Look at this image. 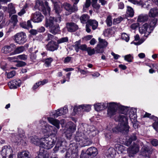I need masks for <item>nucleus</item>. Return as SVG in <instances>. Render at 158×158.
<instances>
[{
    "mask_svg": "<svg viewBox=\"0 0 158 158\" xmlns=\"http://www.w3.org/2000/svg\"><path fill=\"white\" fill-rule=\"evenodd\" d=\"M5 10H7V11L10 14H15L16 12L15 7L12 3L8 4V9L6 7H5Z\"/></svg>",
    "mask_w": 158,
    "mask_h": 158,
    "instance_id": "nucleus-32",
    "label": "nucleus"
},
{
    "mask_svg": "<svg viewBox=\"0 0 158 158\" xmlns=\"http://www.w3.org/2000/svg\"><path fill=\"white\" fill-rule=\"evenodd\" d=\"M75 128L73 127L70 126L66 132V135L67 138L70 139L72 135V133L75 130Z\"/></svg>",
    "mask_w": 158,
    "mask_h": 158,
    "instance_id": "nucleus-27",
    "label": "nucleus"
},
{
    "mask_svg": "<svg viewBox=\"0 0 158 158\" xmlns=\"http://www.w3.org/2000/svg\"><path fill=\"white\" fill-rule=\"evenodd\" d=\"M99 44H98L101 48H104L106 47L108 43L105 40L101 39L100 38H98Z\"/></svg>",
    "mask_w": 158,
    "mask_h": 158,
    "instance_id": "nucleus-36",
    "label": "nucleus"
},
{
    "mask_svg": "<svg viewBox=\"0 0 158 158\" xmlns=\"http://www.w3.org/2000/svg\"><path fill=\"white\" fill-rule=\"evenodd\" d=\"M44 17L40 12H36L31 15V19L35 23L41 22Z\"/></svg>",
    "mask_w": 158,
    "mask_h": 158,
    "instance_id": "nucleus-13",
    "label": "nucleus"
},
{
    "mask_svg": "<svg viewBox=\"0 0 158 158\" xmlns=\"http://www.w3.org/2000/svg\"><path fill=\"white\" fill-rule=\"evenodd\" d=\"M133 58L131 54L126 55L124 56V60L128 62H131Z\"/></svg>",
    "mask_w": 158,
    "mask_h": 158,
    "instance_id": "nucleus-52",
    "label": "nucleus"
},
{
    "mask_svg": "<svg viewBox=\"0 0 158 158\" xmlns=\"http://www.w3.org/2000/svg\"><path fill=\"white\" fill-rule=\"evenodd\" d=\"M86 152L88 155L92 156H96L98 154V151L94 147H91L88 148Z\"/></svg>",
    "mask_w": 158,
    "mask_h": 158,
    "instance_id": "nucleus-22",
    "label": "nucleus"
},
{
    "mask_svg": "<svg viewBox=\"0 0 158 158\" xmlns=\"http://www.w3.org/2000/svg\"><path fill=\"white\" fill-rule=\"evenodd\" d=\"M17 63L16 64V66L18 67H22L26 65L25 62L22 61H17Z\"/></svg>",
    "mask_w": 158,
    "mask_h": 158,
    "instance_id": "nucleus-56",
    "label": "nucleus"
},
{
    "mask_svg": "<svg viewBox=\"0 0 158 158\" xmlns=\"http://www.w3.org/2000/svg\"><path fill=\"white\" fill-rule=\"evenodd\" d=\"M89 56H91L94 54L95 53V51L94 48L91 49L90 47H88L86 50Z\"/></svg>",
    "mask_w": 158,
    "mask_h": 158,
    "instance_id": "nucleus-48",
    "label": "nucleus"
},
{
    "mask_svg": "<svg viewBox=\"0 0 158 158\" xmlns=\"http://www.w3.org/2000/svg\"><path fill=\"white\" fill-rule=\"evenodd\" d=\"M46 7H44L43 2L40 0H37L35 2V8L43 12L45 15H50V8L48 6V3L45 1V2Z\"/></svg>",
    "mask_w": 158,
    "mask_h": 158,
    "instance_id": "nucleus-5",
    "label": "nucleus"
},
{
    "mask_svg": "<svg viewBox=\"0 0 158 158\" xmlns=\"http://www.w3.org/2000/svg\"><path fill=\"white\" fill-rule=\"evenodd\" d=\"M17 59L26 60L27 58V56L25 54L19 55L17 56Z\"/></svg>",
    "mask_w": 158,
    "mask_h": 158,
    "instance_id": "nucleus-50",
    "label": "nucleus"
},
{
    "mask_svg": "<svg viewBox=\"0 0 158 158\" xmlns=\"http://www.w3.org/2000/svg\"><path fill=\"white\" fill-rule=\"evenodd\" d=\"M17 158H32L29 152L27 151L19 152L18 153Z\"/></svg>",
    "mask_w": 158,
    "mask_h": 158,
    "instance_id": "nucleus-23",
    "label": "nucleus"
},
{
    "mask_svg": "<svg viewBox=\"0 0 158 158\" xmlns=\"http://www.w3.org/2000/svg\"><path fill=\"white\" fill-rule=\"evenodd\" d=\"M66 25L68 31L71 32L76 31L78 29L77 25L73 23H67Z\"/></svg>",
    "mask_w": 158,
    "mask_h": 158,
    "instance_id": "nucleus-21",
    "label": "nucleus"
},
{
    "mask_svg": "<svg viewBox=\"0 0 158 158\" xmlns=\"http://www.w3.org/2000/svg\"><path fill=\"white\" fill-rule=\"evenodd\" d=\"M106 22L107 26L108 27H110L112 25V21L111 16L110 15L108 16L106 20Z\"/></svg>",
    "mask_w": 158,
    "mask_h": 158,
    "instance_id": "nucleus-47",
    "label": "nucleus"
},
{
    "mask_svg": "<svg viewBox=\"0 0 158 158\" xmlns=\"http://www.w3.org/2000/svg\"><path fill=\"white\" fill-rule=\"evenodd\" d=\"M63 6L64 9L68 11L69 13H71L77 10V6L73 5V6H71L69 4L67 3H64Z\"/></svg>",
    "mask_w": 158,
    "mask_h": 158,
    "instance_id": "nucleus-17",
    "label": "nucleus"
},
{
    "mask_svg": "<svg viewBox=\"0 0 158 158\" xmlns=\"http://www.w3.org/2000/svg\"><path fill=\"white\" fill-rule=\"evenodd\" d=\"M125 149V147L121 145H119L118 146V151L119 153H123V152Z\"/></svg>",
    "mask_w": 158,
    "mask_h": 158,
    "instance_id": "nucleus-57",
    "label": "nucleus"
},
{
    "mask_svg": "<svg viewBox=\"0 0 158 158\" xmlns=\"http://www.w3.org/2000/svg\"><path fill=\"white\" fill-rule=\"evenodd\" d=\"M127 14L130 17H132L134 15V11L133 9L130 6H127Z\"/></svg>",
    "mask_w": 158,
    "mask_h": 158,
    "instance_id": "nucleus-39",
    "label": "nucleus"
},
{
    "mask_svg": "<svg viewBox=\"0 0 158 158\" xmlns=\"http://www.w3.org/2000/svg\"><path fill=\"white\" fill-rule=\"evenodd\" d=\"M14 37L15 42L19 44H23L27 41L26 34L23 32L17 33Z\"/></svg>",
    "mask_w": 158,
    "mask_h": 158,
    "instance_id": "nucleus-10",
    "label": "nucleus"
},
{
    "mask_svg": "<svg viewBox=\"0 0 158 158\" xmlns=\"http://www.w3.org/2000/svg\"><path fill=\"white\" fill-rule=\"evenodd\" d=\"M81 45L80 42L78 41L75 42L74 45L73 46L75 50L77 52H79Z\"/></svg>",
    "mask_w": 158,
    "mask_h": 158,
    "instance_id": "nucleus-44",
    "label": "nucleus"
},
{
    "mask_svg": "<svg viewBox=\"0 0 158 158\" xmlns=\"http://www.w3.org/2000/svg\"><path fill=\"white\" fill-rule=\"evenodd\" d=\"M127 107V110L126 111H124L123 112H120L123 114H120L116 116L115 117V120L118 121L120 123H128V117L131 120L135 119L136 109L135 108Z\"/></svg>",
    "mask_w": 158,
    "mask_h": 158,
    "instance_id": "nucleus-3",
    "label": "nucleus"
},
{
    "mask_svg": "<svg viewBox=\"0 0 158 158\" xmlns=\"http://www.w3.org/2000/svg\"><path fill=\"white\" fill-rule=\"evenodd\" d=\"M61 17L59 15L56 18L54 17H50L48 19H46L45 26L47 27H50L55 25V23H59L61 21Z\"/></svg>",
    "mask_w": 158,
    "mask_h": 158,
    "instance_id": "nucleus-7",
    "label": "nucleus"
},
{
    "mask_svg": "<svg viewBox=\"0 0 158 158\" xmlns=\"http://www.w3.org/2000/svg\"><path fill=\"white\" fill-rule=\"evenodd\" d=\"M128 1L134 4H137L139 5H142L144 8H148L150 6L148 2L142 4V2L141 0H128Z\"/></svg>",
    "mask_w": 158,
    "mask_h": 158,
    "instance_id": "nucleus-24",
    "label": "nucleus"
},
{
    "mask_svg": "<svg viewBox=\"0 0 158 158\" xmlns=\"http://www.w3.org/2000/svg\"><path fill=\"white\" fill-rule=\"evenodd\" d=\"M139 32L142 34H143V36L147 37L151 32L152 30L148 26L147 23H145L139 28Z\"/></svg>",
    "mask_w": 158,
    "mask_h": 158,
    "instance_id": "nucleus-12",
    "label": "nucleus"
},
{
    "mask_svg": "<svg viewBox=\"0 0 158 158\" xmlns=\"http://www.w3.org/2000/svg\"><path fill=\"white\" fill-rule=\"evenodd\" d=\"M157 21V20L156 19H154L151 21L149 25H148V26H149V27L151 28L152 31L153 30L154 27H155Z\"/></svg>",
    "mask_w": 158,
    "mask_h": 158,
    "instance_id": "nucleus-41",
    "label": "nucleus"
},
{
    "mask_svg": "<svg viewBox=\"0 0 158 158\" xmlns=\"http://www.w3.org/2000/svg\"><path fill=\"white\" fill-rule=\"evenodd\" d=\"M81 110L83 112L86 111L88 112L91 109V106L89 105H81Z\"/></svg>",
    "mask_w": 158,
    "mask_h": 158,
    "instance_id": "nucleus-40",
    "label": "nucleus"
},
{
    "mask_svg": "<svg viewBox=\"0 0 158 158\" xmlns=\"http://www.w3.org/2000/svg\"><path fill=\"white\" fill-rule=\"evenodd\" d=\"M24 48L23 46H20L17 48L14 51V54H19L23 52L24 50Z\"/></svg>",
    "mask_w": 158,
    "mask_h": 158,
    "instance_id": "nucleus-45",
    "label": "nucleus"
},
{
    "mask_svg": "<svg viewBox=\"0 0 158 158\" xmlns=\"http://www.w3.org/2000/svg\"><path fill=\"white\" fill-rule=\"evenodd\" d=\"M121 38L122 39L128 42L129 40V37L128 35L125 33H123L122 34Z\"/></svg>",
    "mask_w": 158,
    "mask_h": 158,
    "instance_id": "nucleus-53",
    "label": "nucleus"
},
{
    "mask_svg": "<svg viewBox=\"0 0 158 158\" xmlns=\"http://www.w3.org/2000/svg\"><path fill=\"white\" fill-rule=\"evenodd\" d=\"M143 117H148L155 121L152 124V127L154 129L158 132V118L153 115L151 116L150 114L146 112L143 116Z\"/></svg>",
    "mask_w": 158,
    "mask_h": 158,
    "instance_id": "nucleus-14",
    "label": "nucleus"
},
{
    "mask_svg": "<svg viewBox=\"0 0 158 158\" xmlns=\"http://www.w3.org/2000/svg\"><path fill=\"white\" fill-rule=\"evenodd\" d=\"M115 154V150L113 148H110L106 153V155L108 158H114Z\"/></svg>",
    "mask_w": 158,
    "mask_h": 158,
    "instance_id": "nucleus-26",
    "label": "nucleus"
},
{
    "mask_svg": "<svg viewBox=\"0 0 158 158\" xmlns=\"http://www.w3.org/2000/svg\"><path fill=\"white\" fill-rule=\"evenodd\" d=\"M123 19V18L121 17H118L117 18L114 19L113 21L114 24H116L120 23Z\"/></svg>",
    "mask_w": 158,
    "mask_h": 158,
    "instance_id": "nucleus-49",
    "label": "nucleus"
},
{
    "mask_svg": "<svg viewBox=\"0 0 158 158\" xmlns=\"http://www.w3.org/2000/svg\"><path fill=\"white\" fill-rule=\"evenodd\" d=\"M77 146L75 144H71L66 153V158H78Z\"/></svg>",
    "mask_w": 158,
    "mask_h": 158,
    "instance_id": "nucleus-6",
    "label": "nucleus"
},
{
    "mask_svg": "<svg viewBox=\"0 0 158 158\" xmlns=\"http://www.w3.org/2000/svg\"><path fill=\"white\" fill-rule=\"evenodd\" d=\"M15 45L13 44H11L10 46H6L4 47L2 49L3 52L5 54H7L13 50V47Z\"/></svg>",
    "mask_w": 158,
    "mask_h": 158,
    "instance_id": "nucleus-29",
    "label": "nucleus"
},
{
    "mask_svg": "<svg viewBox=\"0 0 158 158\" xmlns=\"http://www.w3.org/2000/svg\"><path fill=\"white\" fill-rule=\"evenodd\" d=\"M81 105H79L78 106H75L73 110V115H75L77 114H82V112L83 111L81 110Z\"/></svg>",
    "mask_w": 158,
    "mask_h": 158,
    "instance_id": "nucleus-33",
    "label": "nucleus"
},
{
    "mask_svg": "<svg viewBox=\"0 0 158 158\" xmlns=\"http://www.w3.org/2000/svg\"><path fill=\"white\" fill-rule=\"evenodd\" d=\"M97 131L93 126L85 124L79 129V132L76 134L75 140L78 143L81 147L88 146L92 143L89 137L95 136Z\"/></svg>",
    "mask_w": 158,
    "mask_h": 158,
    "instance_id": "nucleus-2",
    "label": "nucleus"
},
{
    "mask_svg": "<svg viewBox=\"0 0 158 158\" xmlns=\"http://www.w3.org/2000/svg\"><path fill=\"white\" fill-rule=\"evenodd\" d=\"M112 133L110 131H108L106 132L105 134L106 138L107 139H110L111 137Z\"/></svg>",
    "mask_w": 158,
    "mask_h": 158,
    "instance_id": "nucleus-63",
    "label": "nucleus"
},
{
    "mask_svg": "<svg viewBox=\"0 0 158 158\" xmlns=\"http://www.w3.org/2000/svg\"><path fill=\"white\" fill-rule=\"evenodd\" d=\"M60 31L59 25L57 23L49 28V31L53 34L55 35Z\"/></svg>",
    "mask_w": 158,
    "mask_h": 158,
    "instance_id": "nucleus-25",
    "label": "nucleus"
},
{
    "mask_svg": "<svg viewBox=\"0 0 158 158\" xmlns=\"http://www.w3.org/2000/svg\"><path fill=\"white\" fill-rule=\"evenodd\" d=\"M129 128L128 123H119L113 129V131L116 132L120 131L124 133H127L129 131Z\"/></svg>",
    "mask_w": 158,
    "mask_h": 158,
    "instance_id": "nucleus-8",
    "label": "nucleus"
},
{
    "mask_svg": "<svg viewBox=\"0 0 158 158\" xmlns=\"http://www.w3.org/2000/svg\"><path fill=\"white\" fill-rule=\"evenodd\" d=\"M48 122L54 127L48 124L46 122L41 120L40 126L42 131L44 133H47L49 135L55 137V139L50 137L41 138L40 147L46 149H49L54 145L56 140L58 130L60 128V122L59 120L53 117L47 118Z\"/></svg>",
    "mask_w": 158,
    "mask_h": 158,
    "instance_id": "nucleus-1",
    "label": "nucleus"
},
{
    "mask_svg": "<svg viewBox=\"0 0 158 158\" xmlns=\"http://www.w3.org/2000/svg\"><path fill=\"white\" fill-rule=\"evenodd\" d=\"M10 26L8 29V31L7 32V33H9L13 31L15 27L16 26V25L14 24H10Z\"/></svg>",
    "mask_w": 158,
    "mask_h": 158,
    "instance_id": "nucleus-58",
    "label": "nucleus"
},
{
    "mask_svg": "<svg viewBox=\"0 0 158 158\" xmlns=\"http://www.w3.org/2000/svg\"><path fill=\"white\" fill-rule=\"evenodd\" d=\"M46 40L47 41L51 40L53 41L54 40H56V37L54 35L49 33H47L45 35Z\"/></svg>",
    "mask_w": 158,
    "mask_h": 158,
    "instance_id": "nucleus-37",
    "label": "nucleus"
},
{
    "mask_svg": "<svg viewBox=\"0 0 158 158\" xmlns=\"http://www.w3.org/2000/svg\"><path fill=\"white\" fill-rule=\"evenodd\" d=\"M153 151V150L152 148L143 146L141 150V155L144 156H149Z\"/></svg>",
    "mask_w": 158,
    "mask_h": 158,
    "instance_id": "nucleus-18",
    "label": "nucleus"
},
{
    "mask_svg": "<svg viewBox=\"0 0 158 158\" xmlns=\"http://www.w3.org/2000/svg\"><path fill=\"white\" fill-rule=\"evenodd\" d=\"M103 48H101V47L98 44L97 45V47L95 48H96V52L97 53H101L103 52V50L102 49Z\"/></svg>",
    "mask_w": 158,
    "mask_h": 158,
    "instance_id": "nucleus-54",
    "label": "nucleus"
},
{
    "mask_svg": "<svg viewBox=\"0 0 158 158\" xmlns=\"http://www.w3.org/2000/svg\"><path fill=\"white\" fill-rule=\"evenodd\" d=\"M68 112L67 107L64 106L63 108L58 109L55 112H52L50 114V116L54 118H57L59 116L66 114Z\"/></svg>",
    "mask_w": 158,
    "mask_h": 158,
    "instance_id": "nucleus-11",
    "label": "nucleus"
},
{
    "mask_svg": "<svg viewBox=\"0 0 158 158\" xmlns=\"http://www.w3.org/2000/svg\"><path fill=\"white\" fill-rule=\"evenodd\" d=\"M88 48L87 46L85 44H81L80 47V49L82 51H86Z\"/></svg>",
    "mask_w": 158,
    "mask_h": 158,
    "instance_id": "nucleus-62",
    "label": "nucleus"
},
{
    "mask_svg": "<svg viewBox=\"0 0 158 158\" xmlns=\"http://www.w3.org/2000/svg\"><path fill=\"white\" fill-rule=\"evenodd\" d=\"M27 6V5L24 6L23 8L18 13V15H19L21 16L25 13V9L26 8Z\"/></svg>",
    "mask_w": 158,
    "mask_h": 158,
    "instance_id": "nucleus-59",
    "label": "nucleus"
},
{
    "mask_svg": "<svg viewBox=\"0 0 158 158\" xmlns=\"http://www.w3.org/2000/svg\"><path fill=\"white\" fill-rule=\"evenodd\" d=\"M88 24L89 26L92 27L93 30H95L98 26V22L95 20H89L88 21Z\"/></svg>",
    "mask_w": 158,
    "mask_h": 158,
    "instance_id": "nucleus-34",
    "label": "nucleus"
},
{
    "mask_svg": "<svg viewBox=\"0 0 158 158\" xmlns=\"http://www.w3.org/2000/svg\"><path fill=\"white\" fill-rule=\"evenodd\" d=\"M30 139L32 143L35 145H38L40 147L41 139H39L37 136H34L31 137Z\"/></svg>",
    "mask_w": 158,
    "mask_h": 158,
    "instance_id": "nucleus-28",
    "label": "nucleus"
},
{
    "mask_svg": "<svg viewBox=\"0 0 158 158\" xmlns=\"http://www.w3.org/2000/svg\"><path fill=\"white\" fill-rule=\"evenodd\" d=\"M53 60L52 58L49 57L47 58L45 60L44 65L46 67H48L51 65V63Z\"/></svg>",
    "mask_w": 158,
    "mask_h": 158,
    "instance_id": "nucleus-43",
    "label": "nucleus"
},
{
    "mask_svg": "<svg viewBox=\"0 0 158 158\" xmlns=\"http://www.w3.org/2000/svg\"><path fill=\"white\" fill-rule=\"evenodd\" d=\"M89 156L87 153V152L86 153H83L82 152L80 156V158H89Z\"/></svg>",
    "mask_w": 158,
    "mask_h": 158,
    "instance_id": "nucleus-61",
    "label": "nucleus"
},
{
    "mask_svg": "<svg viewBox=\"0 0 158 158\" xmlns=\"http://www.w3.org/2000/svg\"><path fill=\"white\" fill-rule=\"evenodd\" d=\"M21 84V81L19 79L13 80L8 83V85L11 89H15L17 88V86H19Z\"/></svg>",
    "mask_w": 158,
    "mask_h": 158,
    "instance_id": "nucleus-20",
    "label": "nucleus"
},
{
    "mask_svg": "<svg viewBox=\"0 0 158 158\" xmlns=\"http://www.w3.org/2000/svg\"><path fill=\"white\" fill-rule=\"evenodd\" d=\"M12 150L10 146H4L1 152L3 158H13Z\"/></svg>",
    "mask_w": 158,
    "mask_h": 158,
    "instance_id": "nucleus-9",
    "label": "nucleus"
},
{
    "mask_svg": "<svg viewBox=\"0 0 158 158\" xmlns=\"http://www.w3.org/2000/svg\"><path fill=\"white\" fill-rule=\"evenodd\" d=\"M18 22L17 16L16 15H13L11 17L10 22V24L16 25Z\"/></svg>",
    "mask_w": 158,
    "mask_h": 158,
    "instance_id": "nucleus-42",
    "label": "nucleus"
},
{
    "mask_svg": "<svg viewBox=\"0 0 158 158\" xmlns=\"http://www.w3.org/2000/svg\"><path fill=\"white\" fill-rule=\"evenodd\" d=\"M108 103H98L94 105L95 109L97 111L104 110L107 106Z\"/></svg>",
    "mask_w": 158,
    "mask_h": 158,
    "instance_id": "nucleus-19",
    "label": "nucleus"
},
{
    "mask_svg": "<svg viewBox=\"0 0 158 158\" xmlns=\"http://www.w3.org/2000/svg\"><path fill=\"white\" fill-rule=\"evenodd\" d=\"M58 48V45L53 41H50L46 45V49L51 51H53L56 50Z\"/></svg>",
    "mask_w": 158,
    "mask_h": 158,
    "instance_id": "nucleus-16",
    "label": "nucleus"
},
{
    "mask_svg": "<svg viewBox=\"0 0 158 158\" xmlns=\"http://www.w3.org/2000/svg\"><path fill=\"white\" fill-rule=\"evenodd\" d=\"M54 4V10L56 13L59 14L62 11L61 8L60 7V3L53 2Z\"/></svg>",
    "mask_w": 158,
    "mask_h": 158,
    "instance_id": "nucleus-30",
    "label": "nucleus"
},
{
    "mask_svg": "<svg viewBox=\"0 0 158 158\" xmlns=\"http://www.w3.org/2000/svg\"><path fill=\"white\" fill-rule=\"evenodd\" d=\"M15 71H12L7 74V77L8 78H12L15 76Z\"/></svg>",
    "mask_w": 158,
    "mask_h": 158,
    "instance_id": "nucleus-55",
    "label": "nucleus"
},
{
    "mask_svg": "<svg viewBox=\"0 0 158 158\" xmlns=\"http://www.w3.org/2000/svg\"><path fill=\"white\" fill-rule=\"evenodd\" d=\"M136 139V137L135 135H133L128 140L127 142V146H128L130 145L132 142V141L135 140Z\"/></svg>",
    "mask_w": 158,
    "mask_h": 158,
    "instance_id": "nucleus-51",
    "label": "nucleus"
},
{
    "mask_svg": "<svg viewBox=\"0 0 158 158\" xmlns=\"http://www.w3.org/2000/svg\"><path fill=\"white\" fill-rule=\"evenodd\" d=\"M89 17L87 15L84 14L82 15L80 17V19L82 23H86L87 22H88Z\"/></svg>",
    "mask_w": 158,
    "mask_h": 158,
    "instance_id": "nucleus-38",
    "label": "nucleus"
},
{
    "mask_svg": "<svg viewBox=\"0 0 158 158\" xmlns=\"http://www.w3.org/2000/svg\"><path fill=\"white\" fill-rule=\"evenodd\" d=\"M68 38L67 37L61 38L57 40V44H60L68 41Z\"/></svg>",
    "mask_w": 158,
    "mask_h": 158,
    "instance_id": "nucleus-46",
    "label": "nucleus"
},
{
    "mask_svg": "<svg viewBox=\"0 0 158 158\" xmlns=\"http://www.w3.org/2000/svg\"><path fill=\"white\" fill-rule=\"evenodd\" d=\"M107 114L108 117H111L116 114L117 110L118 109L120 112L124 111H126L127 108L124 106L121 105L119 103L114 102L108 103L107 106Z\"/></svg>",
    "mask_w": 158,
    "mask_h": 158,
    "instance_id": "nucleus-4",
    "label": "nucleus"
},
{
    "mask_svg": "<svg viewBox=\"0 0 158 158\" xmlns=\"http://www.w3.org/2000/svg\"><path fill=\"white\" fill-rule=\"evenodd\" d=\"M158 15V9L156 8L151 9L149 13L150 17H155Z\"/></svg>",
    "mask_w": 158,
    "mask_h": 158,
    "instance_id": "nucleus-31",
    "label": "nucleus"
},
{
    "mask_svg": "<svg viewBox=\"0 0 158 158\" xmlns=\"http://www.w3.org/2000/svg\"><path fill=\"white\" fill-rule=\"evenodd\" d=\"M148 16L146 15L141 14L138 16L137 21L138 22H144L147 20Z\"/></svg>",
    "mask_w": 158,
    "mask_h": 158,
    "instance_id": "nucleus-35",
    "label": "nucleus"
},
{
    "mask_svg": "<svg viewBox=\"0 0 158 158\" xmlns=\"http://www.w3.org/2000/svg\"><path fill=\"white\" fill-rule=\"evenodd\" d=\"M151 143L154 146L158 145V140L156 139H154L151 141Z\"/></svg>",
    "mask_w": 158,
    "mask_h": 158,
    "instance_id": "nucleus-60",
    "label": "nucleus"
},
{
    "mask_svg": "<svg viewBox=\"0 0 158 158\" xmlns=\"http://www.w3.org/2000/svg\"><path fill=\"white\" fill-rule=\"evenodd\" d=\"M90 0H86L84 6H83V8L84 9V8L85 7V8H88L89 7L90 5Z\"/></svg>",
    "mask_w": 158,
    "mask_h": 158,
    "instance_id": "nucleus-64",
    "label": "nucleus"
},
{
    "mask_svg": "<svg viewBox=\"0 0 158 158\" xmlns=\"http://www.w3.org/2000/svg\"><path fill=\"white\" fill-rule=\"evenodd\" d=\"M139 149L138 145L134 144L133 145L130 147L127 150V152L130 157L133 156L139 151Z\"/></svg>",
    "mask_w": 158,
    "mask_h": 158,
    "instance_id": "nucleus-15",
    "label": "nucleus"
}]
</instances>
